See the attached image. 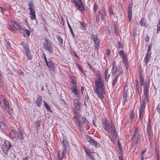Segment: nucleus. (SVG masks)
Returning a JSON list of instances; mask_svg holds the SVG:
<instances>
[{
    "instance_id": "31",
    "label": "nucleus",
    "mask_w": 160,
    "mask_h": 160,
    "mask_svg": "<svg viewBox=\"0 0 160 160\" xmlns=\"http://www.w3.org/2000/svg\"><path fill=\"white\" fill-rule=\"evenodd\" d=\"M147 134L148 135V139L150 143H151L152 137L150 131H147Z\"/></svg>"
},
{
    "instance_id": "56",
    "label": "nucleus",
    "mask_w": 160,
    "mask_h": 160,
    "mask_svg": "<svg viewBox=\"0 0 160 160\" xmlns=\"http://www.w3.org/2000/svg\"><path fill=\"white\" fill-rule=\"evenodd\" d=\"M25 29L26 30V33L28 36H29L30 34V30H28L26 29V28H25Z\"/></svg>"
},
{
    "instance_id": "18",
    "label": "nucleus",
    "mask_w": 160,
    "mask_h": 160,
    "mask_svg": "<svg viewBox=\"0 0 160 160\" xmlns=\"http://www.w3.org/2000/svg\"><path fill=\"white\" fill-rule=\"evenodd\" d=\"M150 55H151V52L150 53H147L146 56L144 58V61L145 62L146 65H147L148 62L150 60Z\"/></svg>"
},
{
    "instance_id": "61",
    "label": "nucleus",
    "mask_w": 160,
    "mask_h": 160,
    "mask_svg": "<svg viewBox=\"0 0 160 160\" xmlns=\"http://www.w3.org/2000/svg\"><path fill=\"white\" fill-rule=\"evenodd\" d=\"M83 119H84L83 120V123H84V124H87L88 123V121L86 119V118H83Z\"/></svg>"
},
{
    "instance_id": "49",
    "label": "nucleus",
    "mask_w": 160,
    "mask_h": 160,
    "mask_svg": "<svg viewBox=\"0 0 160 160\" xmlns=\"http://www.w3.org/2000/svg\"><path fill=\"white\" fill-rule=\"evenodd\" d=\"M147 150V149L145 148H144L143 150L142 151V153H141V157L142 158V160L143 158V154L144 152H145Z\"/></svg>"
},
{
    "instance_id": "30",
    "label": "nucleus",
    "mask_w": 160,
    "mask_h": 160,
    "mask_svg": "<svg viewBox=\"0 0 160 160\" xmlns=\"http://www.w3.org/2000/svg\"><path fill=\"white\" fill-rule=\"evenodd\" d=\"M57 38L58 39V41L60 42V46H62L63 44L62 43V39L61 36L60 35H58L57 36Z\"/></svg>"
},
{
    "instance_id": "24",
    "label": "nucleus",
    "mask_w": 160,
    "mask_h": 160,
    "mask_svg": "<svg viewBox=\"0 0 160 160\" xmlns=\"http://www.w3.org/2000/svg\"><path fill=\"white\" fill-rule=\"evenodd\" d=\"M117 73V76L116 77H118H118L120 76L122 73L123 71L121 68H120V67H119V68L118 70Z\"/></svg>"
},
{
    "instance_id": "45",
    "label": "nucleus",
    "mask_w": 160,
    "mask_h": 160,
    "mask_svg": "<svg viewBox=\"0 0 160 160\" xmlns=\"http://www.w3.org/2000/svg\"><path fill=\"white\" fill-rule=\"evenodd\" d=\"M112 130L113 131V138H116V132H115V130L114 129H112Z\"/></svg>"
},
{
    "instance_id": "13",
    "label": "nucleus",
    "mask_w": 160,
    "mask_h": 160,
    "mask_svg": "<svg viewBox=\"0 0 160 160\" xmlns=\"http://www.w3.org/2000/svg\"><path fill=\"white\" fill-rule=\"evenodd\" d=\"M67 150L66 149L64 148L62 151V152L60 153V152H58V157L59 160H62L63 158L64 155L66 153Z\"/></svg>"
},
{
    "instance_id": "6",
    "label": "nucleus",
    "mask_w": 160,
    "mask_h": 160,
    "mask_svg": "<svg viewBox=\"0 0 160 160\" xmlns=\"http://www.w3.org/2000/svg\"><path fill=\"white\" fill-rule=\"evenodd\" d=\"M102 124L103 128L108 132H109L110 131V126L108 121L105 119L102 120Z\"/></svg>"
},
{
    "instance_id": "53",
    "label": "nucleus",
    "mask_w": 160,
    "mask_h": 160,
    "mask_svg": "<svg viewBox=\"0 0 160 160\" xmlns=\"http://www.w3.org/2000/svg\"><path fill=\"white\" fill-rule=\"evenodd\" d=\"M77 123H78V126L79 128H82V125H81V123L82 122L80 121H79L78 122H77Z\"/></svg>"
},
{
    "instance_id": "1",
    "label": "nucleus",
    "mask_w": 160,
    "mask_h": 160,
    "mask_svg": "<svg viewBox=\"0 0 160 160\" xmlns=\"http://www.w3.org/2000/svg\"><path fill=\"white\" fill-rule=\"evenodd\" d=\"M21 44L23 46V52H25L26 56L28 58V59L30 60L31 59L32 57L28 44L22 43Z\"/></svg>"
},
{
    "instance_id": "7",
    "label": "nucleus",
    "mask_w": 160,
    "mask_h": 160,
    "mask_svg": "<svg viewBox=\"0 0 160 160\" xmlns=\"http://www.w3.org/2000/svg\"><path fill=\"white\" fill-rule=\"evenodd\" d=\"M95 83L96 87L98 88H99L101 92H104V89L103 87V84L102 80H96L95 82Z\"/></svg>"
},
{
    "instance_id": "11",
    "label": "nucleus",
    "mask_w": 160,
    "mask_h": 160,
    "mask_svg": "<svg viewBox=\"0 0 160 160\" xmlns=\"http://www.w3.org/2000/svg\"><path fill=\"white\" fill-rule=\"evenodd\" d=\"M144 87V95H149V84L148 82H146Z\"/></svg>"
},
{
    "instance_id": "37",
    "label": "nucleus",
    "mask_w": 160,
    "mask_h": 160,
    "mask_svg": "<svg viewBox=\"0 0 160 160\" xmlns=\"http://www.w3.org/2000/svg\"><path fill=\"white\" fill-rule=\"evenodd\" d=\"M137 129H135L134 131V133L133 134V135L132 136V140H133V139H135V137L136 136V134H137Z\"/></svg>"
},
{
    "instance_id": "40",
    "label": "nucleus",
    "mask_w": 160,
    "mask_h": 160,
    "mask_svg": "<svg viewBox=\"0 0 160 160\" xmlns=\"http://www.w3.org/2000/svg\"><path fill=\"white\" fill-rule=\"evenodd\" d=\"M97 76L98 78V80H102L101 77L100 75V73H97Z\"/></svg>"
},
{
    "instance_id": "64",
    "label": "nucleus",
    "mask_w": 160,
    "mask_h": 160,
    "mask_svg": "<svg viewBox=\"0 0 160 160\" xmlns=\"http://www.w3.org/2000/svg\"><path fill=\"white\" fill-rule=\"evenodd\" d=\"M99 17L98 15H97L96 16V20L97 22H98L99 20Z\"/></svg>"
},
{
    "instance_id": "25",
    "label": "nucleus",
    "mask_w": 160,
    "mask_h": 160,
    "mask_svg": "<svg viewBox=\"0 0 160 160\" xmlns=\"http://www.w3.org/2000/svg\"><path fill=\"white\" fill-rule=\"evenodd\" d=\"M72 92L73 93L75 94L78 95L79 94V92L76 87L74 86L72 89Z\"/></svg>"
},
{
    "instance_id": "38",
    "label": "nucleus",
    "mask_w": 160,
    "mask_h": 160,
    "mask_svg": "<svg viewBox=\"0 0 160 160\" xmlns=\"http://www.w3.org/2000/svg\"><path fill=\"white\" fill-rule=\"evenodd\" d=\"M84 150L87 155L91 152L90 150L87 148H85Z\"/></svg>"
},
{
    "instance_id": "44",
    "label": "nucleus",
    "mask_w": 160,
    "mask_h": 160,
    "mask_svg": "<svg viewBox=\"0 0 160 160\" xmlns=\"http://www.w3.org/2000/svg\"><path fill=\"white\" fill-rule=\"evenodd\" d=\"M134 114L133 113V112H132V111L131 113L130 116V119L132 121L134 119Z\"/></svg>"
},
{
    "instance_id": "27",
    "label": "nucleus",
    "mask_w": 160,
    "mask_h": 160,
    "mask_svg": "<svg viewBox=\"0 0 160 160\" xmlns=\"http://www.w3.org/2000/svg\"><path fill=\"white\" fill-rule=\"evenodd\" d=\"M9 134H10V137L11 138H14L16 136L15 132L13 130H11L10 131Z\"/></svg>"
},
{
    "instance_id": "10",
    "label": "nucleus",
    "mask_w": 160,
    "mask_h": 160,
    "mask_svg": "<svg viewBox=\"0 0 160 160\" xmlns=\"http://www.w3.org/2000/svg\"><path fill=\"white\" fill-rule=\"evenodd\" d=\"M34 99L36 102V104L38 107H40L41 105L42 99L40 96L37 95L35 96Z\"/></svg>"
},
{
    "instance_id": "34",
    "label": "nucleus",
    "mask_w": 160,
    "mask_h": 160,
    "mask_svg": "<svg viewBox=\"0 0 160 160\" xmlns=\"http://www.w3.org/2000/svg\"><path fill=\"white\" fill-rule=\"evenodd\" d=\"M62 144L63 146L64 147V148H65L66 149V146L68 145L67 141L63 139Z\"/></svg>"
},
{
    "instance_id": "3",
    "label": "nucleus",
    "mask_w": 160,
    "mask_h": 160,
    "mask_svg": "<svg viewBox=\"0 0 160 160\" xmlns=\"http://www.w3.org/2000/svg\"><path fill=\"white\" fill-rule=\"evenodd\" d=\"M44 48L45 49L48 50L50 53L52 52L53 46L51 43L46 38L44 42Z\"/></svg>"
},
{
    "instance_id": "48",
    "label": "nucleus",
    "mask_w": 160,
    "mask_h": 160,
    "mask_svg": "<svg viewBox=\"0 0 160 160\" xmlns=\"http://www.w3.org/2000/svg\"><path fill=\"white\" fill-rule=\"evenodd\" d=\"M144 95L145 96V97H144V99H143L142 100H144L145 102V103H146L145 102V100H146V101L147 102H148V96L149 95Z\"/></svg>"
},
{
    "instance_id": "14",
    "label": "nucleus",
    "mask_w": 160,
    "mask_h": 160,
    "mask_svg": "<svg viewBox=\"0 0 160 160\" xmlns=\"http://www.w3.org/2000/svg\"><path fill=\"white\" fill-rule=\"evenodd\" d=\"M23 133L22 131L18 130V132H17V138L21 142L23 141L24 139Z\"/></svg>"
},
{
    "instance_id": "58",
    "label": "nucleus",
    "mask_w": 160,
    "mask_h": 160,
    "mask_svg": "<svg viewBox=\"0 0 160 160\" xmlns=\"http://www.w3.org/2000/svg\"><path fill=\"white\" fill-rule=\"evenodd\" d=\"M110 50L109 49H107L106 52V54L107 55V56H109V55L110 53Z\"/></svg>"
},
{
    "instance_id": "33",
    "label": "nucleus",
    "mask_w": 160,
    "mask_h": 160,
    "mask_svg": "<svg viewBox=\"0 0 160 160\" xmlns=\"http://www.w3.org/2000/svg\"><path fill=\"white\" fill-rule=\"evenodd\" d=\"M41 119H40L39 120L37 121L35 123V126L36 127L38 128L41 126Z\"/></svg>"
},
{
    "instance_id": "32",
    "label": "nucleus",
    "mask_w": 160,
    "mask_h": 160,
    "mask_svg": "<svg viewBox=\"0 0 160 160\" xmlns=\"http://www.w3.org/2000/svg\"><path fill=\"white\" fill-rule=\"evenodd\" d=\"M67 23H68V27L69 28L70 31L72 35L73 36V37H74V33L72 29L71 28V26L70 25L68 21H67Z\"/></svg>"
},
{
    "instance_id": "43",
    "label": "nucleus",
    "mask_w": 160,
    "mask_h": 160,
    "mask_svg": "<svg viewBox=\"0 0 160 160\" xmlns=\"http://www.w3.org/2000/svg\"><path fill=\"white\" fill-rule=\"evenodd\" d=\"M128 94L127 91H126L124 92V94L123 97V99H127V98Z\"/></svg>"
},
{
    "instance_id": "16",
    "label": "nucleus",
    "mask_w": 160,
    "mask_h": 160,
    "mask_svg": "<svg viewBox=\"0 0 160 160\" xmlns=\"http://www.w3.org/2000/svg\"><path fill=\"white\" fill-rule=\"evenodd\" d=\"M75 4L76 6L78 7V9L80 11H82L84 9L83 6L81 1L80 0V2L78 3L76 2Z\"/></svg>"
},
{
    "instance_id": "12",
    "label": "nucleus",
    "mask_w": 160,
    "mask_h": 160,
    "mask_svg": "<svg viewBox=\"0 0 160 160\" xmlns=\"http://www.w3.org/2000/svg\"><path fill=\"white\" fill-rule=\"evenodd\" d=\"M92 38L94 42L95 43V47L96 48L100 42V40L96 36L94 35H92Z\"/></svg>"
},
{
    "instance_id": "28",
    "label": "nucleus",
    "mask_w": 160,
    "mask_h": 160,
    "mask_svg": "<svg viewBox=\"0 0 160 160\" xmlns=\"http://www.w3.org/2000/svg\"><path fill=\"white\" fill-rule=\"evenodd\" d=\"M44 106L46 108L47 110L51 112H52V111L51 110L50 106L48 105V104L47 103V102L45 101H44Z\"/></svg>"
},
{
    "instance_id": "9",
    "label": "nucleus",
    "mask_w": 160,
    "mask_h": 160,
    "mask_svg": "<svg viewBox=\"0 0 160 160\" xmlns=\"http://www.w3.org/2000/svg\"><path fill=\"white\" fill-rule=\"evenodd\" d=\"M73 105L75 109L78 110H80L81 108L80 102L77 98H74V100Z\"/></svg>"
},
{
    "instance_id": "36",
    "label": "nucleus",
    "mask_w": 160,
    "mask_h": 160,
    "mask_svg": "<svg viewBox=\"0 0 160 160\" xmlns=\"http://www.w3.org/2000/svg\"><path fill=\"white\" fill-rule=\"evenodd\" d=\"M80 23L79 27L82 30L86 29L85 26L83 24L82 22H79Z\"/></svg>"
},
{
    "instance_id": "23",
    "label": "nucleus",
    "mask_w": 160,
    "mask_h": 160,
    "mask_svg": "<svg viewBox=\"0 0 160 160\" xmlns=\"http://www.w3.org/2000/svg\"><path fill=\"white\" fill-rule=\"evenodd\" d=\"M140 85L141 86H142L144 85V78L143 77V76L142 73H140Z\"/></svg>"
},
{
    "instance_id": "41",
    "label": "nucleus",
    "mask_w": 160,
    "mask_h": 160,
    "mask_svg": "<svg viewBox=\"0 0 160 160\" xmlns=\"http://www.w3.org/2000/svg\"><path fill=\"white\" fill-rule=\"evenodd\" d=\"M103 93H104V92H103ZM102 92H101V93L100 92H99L97 94L98 96L100 98H103V95H102Z\"/></svg>"
},
{
    "instance_id": "2",
    "label": "nucleus",
    "mask_w": 160,
    "mask_h": 160,
    "mask_svg": "<svg viewBox=\"0 0 160 160\" xmlns=\"http://www.w3.org/2000/svg\"><path fill=\"white\" fill-rule=\"evenodd\" d=\"M11 147L10 142L8 141H5L4 143L2 145V149L3 152L8 155V152L9 148Z\"/></svg>"
},
{
    "instance_id": "55",
    "label": "nucleus",
    "mask_w": 160,
    "mask_h": 160,
    "mask_svg": "<svg viewBox=\"0 0 160 160\" xmlns=\"http://www.w3.org/2000/svg\"><path fill=\"white\" fill-rule=\"evenodd\" d=\"M124 64L125 66L127 69L128 68V62H126L124 63Z\"/></svg>"
},
{
    "instance_id": "35",
    "label": "nucleus",
    "mask_w": 160,
    "mask_h": 160,
    "mask_svg": "<svg viewBox=\"0 0 160 160\" xmlns=\"http://www.w3.org/2000/svg\"><path fill=\"white\" fill-rule=\"evenodd\" d=\"M80 117V115L78 114L77 116H74L73 118V119L76 122H78V121H79L78 119V118H79Z\"/></svg>"
},
{
    "instance_id": "29",
    "label": "nucleus",
    "mask_w": 160,
    "mask_h": 160,
    "mask_svg": "<svg viewBox=\"0 0 160 160\" xmlns=\"http://www.w3.org/2000/svg\"><path fill=\"white\" fill-rule=\"evenodd\" d=\"M6 128V125L2 122H0V128L2 130H4Z\"/></svg>"
},
{
    "instance_id": "62",
    "label": "nucleus",
    "mask_w": 160,
    "mask_h": 160,
    "mask_svg": "<svg viewBox=\"0 0 160 160\" xmlns=\"http://www.w3.org/2000/svg\"><path fill=\"white\" fill-rule=\"evenodd\" d=\"M114 31L115 33L117 35H118V34L119 32L117 31L116 30V27H115L114 28Z\"/></svg>"
},
{
    "instance_id": "21",
    "label": "nucleus",
    "mask_w": 160,
    "mask_h": 160,
    "mask_svg": "<svg viewBox=\"0 0 160 160\" xmlns=\"http://www.w3.org/2000/svg\"><path fill=\"white\" fill-rule=\"evenodd\" d=\"M30 17L32 19H36V17L35 15V10L30 11Z\"/></svg>"
},
{
    "instance_id": "46",
    "label": "nucleus",
    "mask_w": 160,
    "mask_h": 160,
    "mask_svg": "<svg viewBox=\"0 0 160 160\" xmlns=\"http://www.w3.org/2000/svg\"><path fill=\"white\" fill-rule=\"evenodd\" d=\"M119 54L121 57H122L125 55L124 54V51L122 50H121L119 52Z\"/></svg>"
},
{
    "instance_id": "17",
    "label": "nucleus",
    "mask_w": 160,
    "mask_h": 160,
    "mask_svg": "<svg viewBox=\"0 0 160 160\" xmlns=\"http://www.w3.org/2000/svg\"><path fill=\"white\" fill-rule=\"evenodd\" d=\"M47 67L50 68L53 70L54 69V65L52 60H49L46 63Z\"/></svg>"
},
{
    "instance_id": "42",
    "label": "nucleus",
    "mask_w": 160,
    "mask_h": 160,
    "mask_svg": "<svg viewBox=\"0 0 160 160\" xmlns=\"http://www.w3.org/2000/svg\"><path fill=\"white\" fill-rule=\"evenodd\" d=\"M122 57V60L124 63L126 62H128V60L126 59V55Z\"/></svg>"
},
{
    "instance_id": "52",
    "label": "nucleus",
    "mask_w": 160,
    "mask_h": 160,
    "mask_svg": "<svg viewBox=\"0 0 160 160\" xmlns=\"http://www.w3.org/2000/svg\"><path fill=\"white\" fill-rule=\"evenodd\" d=\"M98 8V6L95 4L94 5V9L93 11L95 12H96Z\"/></svg>"
},
{
    "instance_id": "19",
    "label": "nucleus",
    "mask_w": 160,
    "mask_h": 160,
    "mask_svg": "<svg viewBox=\"0 0 160 160\" xmlns=\"http://www.w3.org/2000/svg\"><path fill=\"white\" fill-rule=\"evenodd\" d=\"M115 62H113V66L112 67V74L114 75L117 72V67L114 65Z\"/></svg>"
},
{
    "instance_id": "4",
    "label": "nucleus",
    "mask_w": 160,
    "mask_h": 160,
    "mask_svg": "<svg viewBox=\"0 0 160 160\" xmlns=\"http://www.w3.org/2000/svg\"><path fill=\"white\" fill-rule=\"evenodd\" d=\"M145 107V102L144 100H142V102L140 104V107L139 108V117L140 118V120H142V119L143 116V112L144 108Z\"/></svg>"
},
{
    "instance_id": "22",
    "label": "nucleus",
    "mask_w": 160,
    "mask_h": 160,
    "mask_svg": "<svg viewBox=\"0 0 160 160\" xmlns=\"http://www.w3.org/2000/svg\"><path fill=\"white\" fill-rule=\"evenodd\" d=\"M139 24L140 26H146V25L145 18H142L139 22Z\"/></svg>"
},
{
    "instance_id": "57",
    "label": "nucleus",
    "mask_w": 160,
    "mask_h": 160,
    "mask_svg": "<svg viewBox=\"0 0 160 160\" xmlns=\"http://www.w3.org/2000/svg\"><path fill=\"white\" fill-rule=\"evenodd\" d=\"M99 88H98L97 87H96L95 88V89H94V92H96L97 93L99 92L100 91H99L98 89Z\"/></svg>"
},
{
    "instance_id": "50",
    "label": "nucleus",
    "mask_w": 160,
    "mask_h": 160,
    "mask_svg": "<svg viewBox=\"0 0 160 160\" xmlns=\"http://www.w3.org/2000/svg\"><path fill=\"white\" fill-rule=\"evenodd\" d=\"M157 110L158 112L160 114V103L159 104L157 107Z\"/></svg>"
},
{
    "instance_id": "5",
    "label": "nucleus",
    "mask_w": 160,
    "mask_h": 160,
    "mask_svg": "<svg viewBox=\"0 0 160 160\" xmlns=\"http://www.w3.org/2000/svg\"><path fill=\"white\" fill-rule=\"evenodd\" d=\"M87 140L91 144L94 146L96 148L99 147L100 144L96 141L94 140L92 137L89 136H87L86 138Z\"/></svg>"
},
{
    "instance_id": "59",
    "label": "nucleus",
    "mask_w": 160,
    "mask_h": 160,
    "mask_svg": "<svg viewBox=\"0 0 160 160\" xmlns=\"http://www.w3.org/2000/svg\"><path fill=\"white\" fill-rule=\"evenodd\" d=\"M43 56L44 57L45 60V62H46V63L47 62H48V61H47V58H46V56L45 54L44 53H43Z\"/></svg>"
},
{
    "instance_id": "26",
    "label": "nucleus",
    "mask_w": 160,
    "mask_h": 160,
    "mask_svg": "<svg viewBox=\"0 0 160 160\" xmlns=\"http://www.w3.org/2000/svg\"><path fill=\"white\" fill-rule=\"evenodd\" d=\"M12 26L17 29H18L20 28L21 26L19 24L16 22H14L12 23Z\"/></svg>"
},
{
    "instance_id": "63",
    "label": "nucleus",
    "mask_w": 160,
    "mask_h": 160,
    "mask_svg": "<svg viewBox=\"0 0 160 160\" xmlns=\"http://www.w3.org/2000/svg\"><path fill=\"white\" fill-rule=\"evenodd\" d=\"M110 13L112 14H113V10H112V8L111 7L109 8Z\"/></svg>"
},
{
    "instance_id": "8",
    "label": "nucleus",
    "mask_w": 160,
    "mask_h": 160,
    "mask_svg": "<svg viewBox=\"0 0 160 160\" xmlns=\"http://www.w3.org/2000/svg\"><path fill=\"white\" fill-rule=\"evenodd\" d=\"M132 2L130 3L128 9V16L129 21H131L132 17Z\"/></svg>"
},
{
    "instance_id": "51",
    "label": "nucleus",
    "mask_w": 160,
    "mask_h": 160,
    "mask_svg": "<svg viewBox=\"0 0 160 160\" xmlns=\"http://www.w3.org/2000/svg\"><path fill=\"white\" fill-rule=\"evenodd\" d=\"M87 156L89 157V158L92 159H94V158H93V157L92 156V153L91 152V153H89V154H88Z\"/></svg>"
},
{
    "instance_id": "39",
    "label": "nucleus",
    "mask_w": 160,
    "mask_h": 160,
    "mask_svg": "<svg viewBox=\"0 0 160 160\" xmlns=\"http://www.w3.org/2000/svg\"><path fill=\"white\" fill-rule=\"evenodd\" d=\"M118 77H115V78L113 79L112 81V86H114V84L117 82V79H118Z\"/></svg>"
},
{
    "instance_id": "54",
    "label": "nucleus",
    "mask_w": 160,
    "mask_h": 160,
    "mask_svg": "<svg viewBox=\"0 0 160 160\" xmlns=\"http://www.w3.org/2000/svg\"><path fill=\"white\" fill-rule=\"evenodd\" d=\"M20 30V32L21 33H23L25 31V30L24 28H22L21 27H20V28L18 29Z\"/></svg>"
},
{
    "instance_id": "47",
    "label": "nucleus",
    "mask_w": 160,
    "mask_h": 160,
    "mask_svg": "<svg viewBox=\"0 0 160 160\" xmlns=\"http://www.w3.org/2000/svg\"><path fill=\"white\" fill-rule=\"evenodd\" d=\"M77 66L78 68L79 69V70L82 73V74H83L84 72L82 70V68L78 64H77Z\"/></svg>"
},
{
    "instance_id": "60",
    "label": "nucleus",
    "mask_w": 160,
    "mask_h": 160,
    "mask_svg": "<svg viewBox=\"0 0 160 160\" xmlns=\"http://www.w3.org/2000/svg\"><path fill=\"white\" fill-rule=\"evenodd\" d=\"M9 156L10 157H14V154L11 152H9Z\"/></svg>"
},
{
    "instance_id": "20",
    "label": "nucleus",
    "mask_w": 160,
    "mask_h": 160,
    "mask_svg": "<svg viewBox=\"0 0 160 160\" xmlns=\"http://www.w3.org/2000/svg\"><path fill=\"white\" fill-rule=\"evenodd\" d=\"M29 6V11H32L35 10H34V6L33 4L32 1L29 2L28 3Z\"/></svg>"
},
{
    "instance_id": "15",
    "label": "nucleus",
    "mask_w": 160,
    "mask_h": 160,
    "mask_svg": "<svg viewBox=\"0 0 160 160\" xmlns=\"http://www.w3.org/2000/svg\"><path fill=\"white\" fill-rule=\"evenodd\" d=\"M98 12L100 15L101 19L103 21L105 17L106 16L105 10L104 9H102L99 10Z\"/></svg>"
}]
</instances>
